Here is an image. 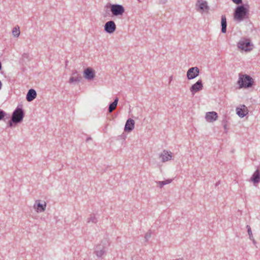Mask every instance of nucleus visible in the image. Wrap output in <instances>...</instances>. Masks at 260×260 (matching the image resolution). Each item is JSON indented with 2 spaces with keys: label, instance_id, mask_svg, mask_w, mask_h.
Listing matches in <instances>:
<instances>
[{
  "label": "nucleus",
  "instance_id": "nucleus-1",
  "mask_svg": "<svg viewBox=\"0 0 260 260\" xmlns=\"http://www.w3.org/2000/svg\"><path fill=\"white\" fill-rule=\"evenodd\" d=\"M248 9L244 5L238 6L234 14V19L238 22L242 21L245 18H248Z\"/></svg>",
  "mask_w": 260,
  "mask_h": 260
},
{
  "label": "nucleus",
  "instance_id": "nucleus-2",
  "mask_svg": "<svg viewBox=\"0 0 260 260\" xmlns=\"http://www.w3.org/2000/svg\"><path fill=\"white\" fill-rule=\"evenodd\" d=\"M253 79L249 75L241 73L239 74V80L238 81L239 88H248L251 87L253 85Z\"/></svg>",
  "mask_w": 260,
  "mask_h": 260
},
{
  "label": "nucleus",
  "instance_id": "nucleus-3",
  "mask_svg": "<svg viewBox=\"0 0 260 260\" xmlns=\"http://www.w3.org/2000/svg\"><path fill=\"white\" fill-rule=\"evenodd\" d=\"M238 48L246 52L251 51L253 48V44L250 38L242 37L237 44Z\"/></svg>",
  "mask_w": 260,
  "mask_h": 260
},
{
  "label": "nucleus",
  "instance_id": "nucleus-4",
  "mask_svg": "<svg viewBox=\"0 0 260 260\" xmlns=\"http://www.w3.org/2000/svg\"><path fill=\"white\" fill-rule=\"evenodd\" d=\"M110 8L113 16L121 17L125 11L123 6L119 4H111Z\"/></svg>",
  "mask_w": 260,
  "mask_h": 260
},
{
  "label": "nucleus",
  "instance_id": "nucleus-5",
  "mask_svg": "<svg viewBox=\"0 0 260 260\" xmlns=\"http://www.w3.org/2000/svg\"><path fill=\"white\" fill-rule=\"evenodd\" d=\"M25 115H12L10 120L8 121L7 127H15L23 121Z\"/></svg>",
  "mask_w": 260,
  "mask_h": 260
},
{
  "label": "nucleus",
  "instance_id": "nucleus-6",
  "mask_svg": "<svg viewBox=\"0 0 260 260\" xmlns=\"http://www.w3.org/2000/svg\"><path fill=\"white\" fill-rule=\"evenodd\" d=\"M196 7L197 10L202 13L204 12L208 13L210 9L207 2L205 0H198Z\"/></svg>",
  "mask_w": 260,
  "mask_h": 260
},
{
  "label": "nucleus",
  "instance_id": "nucleus-7",
  "mask_svg": "<svg viewBox=\"0 0 260 260\" xmlns=\"http://www.w3.org/2000/svg\"><path fill=\"white\" fill-rule=\"evenodd\" d=\"M200 73L198 67H191L187 72V78L188 80H191L199 76Z\"/></svg>",
  "mask_w": 260,
  "mask_h": 260
},
{
  "label": "nucleus",
  "instance_id": "nucleus-8",
  "mask_svg": "<svg viewBox=\"0 0 260 260\" xmlns=\"http://www.w3.org/2000/svg\"><path fill=\"white\" fill-rule=\"evenodd\" d=\"M116 29V25L115 22L110 20L107 22L104 25L105 31L108 34H113Z\"/></svg>",
  "mask_w": 260,
  "mask_h": 260
},
{
  "label": "nucleus",
  "instance_id": "nucleus-9",
  "mask_svg": "<svg viewBox=\"0 0 260 260\" xmlns=\"http://www.w3.org/2000/svg\"><path fill=\"white\" fill-rule=\"evenodd\" d=\"M203 88L202 81L199 80L197 82L191 85L190 88L192 95H194L196 93L201 90Z\"/></svg>",
  "mask_w": 260,
  "mask_h": 260
},
{
  "label": "nucleus",
  "instance_id": "nucleus-10",
  "mask_svg": "<svg viewBox=\"0 0 260 260\" xmlns=\"http://www.w3.org/2000/svg\"><path fill=\"white\" fill-rule=\"evenodd\" d=\"M106 244H103V245L99 244L96 246V249L94 253L98 258L102 257L106 252Z\"/></svg>",
  "mask_w": 260,
  "mask_h": 260
},
{
  "label": "nucleus",
  "instance_id": "nucleus-11",
  "mask_svg": "<svg viewBox=\"0 0 260 260\" xmlns=\"http://www.w3.org/2000/svg\"><path fill=\"white\" fill-rule=\"evenodd\" d=\"M46 207V203L44 202V203H41L40 200H37L34 206V208L36 210L37 212H42L45 210Z\"/></svg>",
  "mask_w": 260,
  "mask_h": 260
},
{
  "label": "nucleus",
  "instance_id": "nucleus-12",
  "mask_svg": "<svg viewBox=\"0 0 260 260\" xmlns=\"http://www.w3.org/2000/svg\"><path fill=\"white\" fill-rule=\"evenodd\" d=\"M84 78L88 80H92L95 77L94 70L91 68H88L84 71Z\"/></svg>",
  "mask_w": 260,
  "mask_h": 260
},
{
  "label": "nucleus",
  "instance_id": "nucleus-13",
  "mask_svg": "<svg viewBox=\"0 0 260 260\" xmlns=\"http://www.w3.org/2000/svg\"><path fill=\"white\" fill-rule=\"evenodd\" d=\"M135 126V121L132 118H128L125 123L124 126V131L125 132H131Z\"/></svg>",
  "mask_w": 260,
  "mask_h": 260
},
{
  "label": "nucleus",
  "instance_id": "nucleus-14",
  "mask_svg": "<svg viewBox=\"0 0 260 260\" xmlns=\"http://www.w3.org/2000/svg\"><path fill=\"white\" fill-rule=\"evenodd\" d=\"M250 180L254 184H257L260 182V170L259 169H257L252 174Z\"/></svg>",
  "mask_w": 260,
  "mask_h": 260
},
{
  "label": "nucleus",
  "instance_id": "nucleus-15",
  "mask_svg": "<svg viewBox=\"0 0 260 260\" xmlns=\"http://www.w3.org/2000/svg\"><path fill=\"white\" fill-rule=\"evenodd\" d=\"M159 157L161 158L162 162H165L171 159L172 157V153L164 150L163 152L159 155Z\"/></svg>",
  "mask_w": 260,
  "mask_h": 260
},
{
  "label": "nucleus",
  "instance_id": "nucleus-16",
  "mask_svg": "<svg viewBox=\"0 0 260 260\" xmlns=\"http://www.w3.org/2000/svg\"><path fill=\"white\" fill-rule=\"evenodd\" d=\"M37 96V92L35 89H30L26 94V100L28 102L33 101Z\"/></svg>",
  "mask_w": 260,
  "mask_h": 260
},
{
  "label": "nucleus",
  "instance_id": "nucleus-17",
  "mask_svg": "<svg viewBox=\"0 0 260 260\" xmlns=\"http://www.w3.org/2000/svg\"><path fill=\"white\" fill-rule=\"evenodd\" d=\"M81 79V77L79 76L76 71L73 73L72 76L70 78L69 82L70 84L79 82Z\"/></svg>",
  "mask_w": 260,
  "mask_h": 260
},
{
  "label": "nucleus",
  "instance_id": "nucleus-18",
  "mask_svg": "<svg viewBox=\"0 0 260 260\" xmlns=\"http://www.w3.org/2000/svg\"><path fill=\"white\" fill-rule=\"evenodd\" d=\"M249 112L247 107L244 105H241L236 108V114H248Z\"/></svg>",
  "mask_w": 260,
  "mask_h": 260
},
{
  "label": "nucleus",
  "instance_id": "nucleus-19",
  "mask_svg": "<svg viewBox=\"0 0 260 260\" xmlns=\"http://www.w3.org/2000/svg\"><path fill=\"white\" fill-rule=\"evenodd\" d=\"M221 32L222 33H225L226 32V19L225 15L221 16Z\"/></svg>",
  "mask_w": 260,
  "mask_h": 260
},
{
  "label": "nucleus",
  "instance_id": "nucleus-20",
  "mask_svg": "<svg viewBox=\"0 0 260 260\" xmlns=\"http://www.w3.org/2000/svg\"><path fill=\"white\" fill-rule=\"evenodd\" d=\"M118 100V98H116L114 101L109 105L108 108V112L109 113H112L116 109L117 106Z\"/></svg>",
  "mask_w": 260,
  "mask_h": 260
},
{
  "label": "nucleus",
  "instance_id": "nucleus-21",
  "mask_svg": "<svg viewBox=\"0 0 260 260\" xmlns=\"http://www.w3.org/2000/svg\"><path fill=\"white\" fill-rule=\"evenodd\" d=\"M217 118V115H206L205 119L207 122H211L215 121Z\"/></svg>",
  "mask_w": 260,
  "mask_h": 260
},
{
  "label": "nucleus",
  "instance_id": "nucleus-22",
  "mask_svg": "<svg viewBox=\"0 0 260 260\" xmlns=\"http://www.w3.org/2000/svg\"><path fill=\"white\" fill-rule=\"evenodd\" d=\"M173 179H169L162 181H156V183L159 185L160 188H162L165 185L168 184L172 182Z\"/></svg>",
  "mask_w": 260,
  "mask_h": 260
},
{
  "label": "nucleus",
  "instance_id": "nucleus-23",
  "mask_svg": "<svg viewBox=\"0 0 260 260\" xmlns=\"http://www.w3.org/2000/svg\"><path fill=\"white\" fill-rule=\"evenodd\" d=\"M12 35L15 37H18L20 34V28L18 25L16 26L13 28Z\"/></svg>",
  "mask_w": 260,
  "mask_h": 260
},
{
  "label": "nucleus",
  "instance_id": "nucleus-24",
  "mask_svg": "<svg viewBox=\"0 0 260 260\" xmlns=\"http://www.w3.org/2000/svg\"><path fill=\"white\" fill-rule=\"evenodd\" d=\"M98 222V219L94 214H91L89 218L87 219V222H92L96 223Z\"/></svg>",
  "mask_w": 260,
  "mask_h": 260
},
{
  "label": "nucleus",
  "instance_id": "nucleus-25",
  "mask_svg": "<svg viewBox=\"0 0 260 260\" xmlns=\"http://www.w3.org/2000/svg\"><path fill=\"white\" fill-rule=\"evenodd\" d=\"M12 114H24L22 106L19 105Z\"/></svg>",
  "mask_w": 260,
  "mask_h": 260
},
{
  "label": "nucleus",
  "instance_id": "nucleus-26",
  "mask_svg": "<svg viewBox=\"0 0 260 260\" xmlns=\"http://www.w3.org/2000/svg\"><path fill=\"white\" fill-rule=\"evenodd\" d=\"M227 121L225 119H223L222 123L223 124V127L225 131V132L226 133L228 132V127H227V124H226Z\"/></svg>",
  "mask_w": 260,
  "mask_h": 260
},
{
  "label": "nucleus",
  "instance_id": "nucleus-27",
  "mask_svg": "<svg viewBox=\"0 0 260 260\" xmlns=\"http://www.w3.org/2000/svg\"><path fill=\"white\" fill-rule=\"evenodd\" d=\"M246 229H247V232H248V235H251V234H252V231H251L250 226L249 225H247Z\"/></svg>",
  "mask_w": 260,
  "mask_h": 260
},
{
  "label": "nucleus",
  "instance_id": "nucleus-28",
  "mask_svg": "<svg viewBox=\"0 0 260 260\" xmlns=\"http://www.w3.org/2000/svg\"><path fill=\"white\" fill-rule=\"evenodd\" d=\"M249 239L253 241V243L255 244V241L254 240V239L253 238L252 234H251V235H249Z\"/></svg>",
  "mask_w": 260,
  "mask_h": 260
},
{
  "label": "nucleus",
  "instance_id": "nucleus-29",
  "mask_svg": "<svg viewBox=\"0 0 260 260\" xmlns=\"http://www.w3.org/2000/svg\"><path fill=\"white\" fill-rule=\"evenodd\" d=\"M236 4L239 5L242 3V0H232Z\"/></svg>",
  "mask_w": 260,
  "mask_h": 260
},
{
  "label": "nucleus",
  "instance_id": "nucleus-30",
  "mask_svg": "<svg viewBox=\"0 0 260 260\" xmlns=\"http://www.w3.org/2000/svg\"><path fill=\"white\" fill-rule=\"evenodd\" d=\"M151 237V234L147 233L145 235V238L147 239L148 238H149Z\"/></svg>",
  "mask_w": 260,
  "mask_h": 260
},
{
  "label": "nucleus",
  "instance_id": "nucleus-31",
  "mask_svg": "<svg viewBox=\"0 0 260 260\" xmlns=\"http://www.w3.org/2000/svg\"><path fill=\"white\" fill-rule=\"evenodd\" d=\"M206 114H217L216 112H214V111H212V112H206Z\"/></svg>",
  "mask_w": 260,
  "mask_h": 260
},
{
  "label": "nucleus",
  "instance_id": "nucleus-32",
  "mask_svg": "<svg viewBox=\"0 0 260 260\" xmlns=\"http://www.w3.org/2000/svg\"><path fill=\"white\" fill-rule=\"evenodd\" d=\"M6 115H0V120L3 119Z\"/></svg>",
  "mask_w": 260,
  "mask_h": 260
},
{
  "label": "nucleus",
  "instance_id": "nucleus-33",
  "mask_svg": "<svg viewBox=\"0 0 260 260\" xmlns=\"http://www.w3.org/2000/svg\"><path fill=\"white\" fill-rule=\"evenodd\" d=\"M247 115H238V116L240 117V118H243L245 116H246Z\"/></svg>",
  "mask_w": 260,
  "mask_h": 260
},
{
  "label": "nucleus",
  "instance_id": "nucleus-34",
  "mask_svg": "<svg viewBox=\"0 0 260 260\" xmlns=\"http://www.w3.org/2000/svg\"><path fill=\"white\" fill-rule=\"evenodd\" d=\"M0 114H6V113L3 110L0 109Z\"/></svg>",
  "mask_w": 260,
  "mask_h": 260
},
{
  "label": "nucleus",
  "instance_id": "nucleus-35",
  "mask_svg": "<svg viewBox=\"0 0 260 260\" xmlns=\"http://www.w3.org/2000/svg\"><path fill=\"white\" fill-rule=\"evenodd\" d=\"M91 140V137H88L86 140V142H88L89 140Z\"/></svg>",
  "mask_w": 260,
  "mask_h": 260
},
{
  "label": "nucleus",
  "instance_id": "nucleus-36",
  "mask_svg": "<svg viewBox=\"0 0 260 260\" xmlns=\"http://www.w3.org/2000/svg\"><path fill=\"white\" fill-rule=\"evenodd\" d=\"M172 80V77L171 76V77H170V80H170V81H169V82H170V83L171 82Z\"/></svg>",
  "mask_w": 260,
  "mask_h": 260
},
{
  "label": "nucleus",
  "instance_id": "nucleus-37",
  "mask_svg": "<svg viewBox=\"0 0 260 260\" xmlns=\"http://www.w3.org/2000/svg\"><path fill=\"white\" fill-rule=\"evenodd\" d=\"M2 84L1 81H0V89H1V88H2Z\"/></svg>",
  "mask_w": 260,
  "mask_h": 260
}]
</instances>
